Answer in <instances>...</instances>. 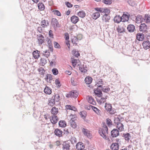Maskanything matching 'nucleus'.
Wrapping results in <instances>:
<instances>
[{
    "label": "nucleus",
    "instance_id": "48",
    "mask_svg": "<svg viewBox=\"0 0 150 150\" xmlns=\"http://www.w3.org/2000/svg\"><path fill=\"white\" fill-rule=\"evenodd\" d=\"M41 62L42 64V65H44L47 62V61L46 59L44 58H42L41 59Z\"/></svg>",
    "mask_w": 150,
    "mask_h": 150
},
{
    "label": "nucleus",
    "instance_id": "61",
    "mask_svg": "<svg viewBox=\"0 0 150 150\" xmlns=\"http://www.w3.org/2000/svg\"><path fill=\"white\" fill-rule=\"evenodd\" d=\"M65 4L69 8L71 7L72 6V5L71 4V3H69V2H66Z\"/></svg>",
    "mask_w": 150,
    "mask_h": 150
},
{
    "label": "nucleus",
    "instance_id": "58",
    "mask_svg": "<svg viewBox=\"0 0 150 150\" xmlns=\"http://www.w3.org/2000/svg\"><path fill=\"white\" fill-rule=\"evenodd\" d=\"M54 44L55 47L58 48H60V45L57 42H54Z\"/></svg>",
    "mask_w": 150,
    "mask_h": 150
},
{
    "label": "nucleus",
    "instance_id": "20",
    "mask_svg": "<svg viewBox=\"0 0 150 150\" xmlns=\"http://www.w3.org/2000/svg\"><path fill=\"white\" fill-rule=\"evenodd\" d=\"M54 133L56 136L60 137L62 136V132L61 130L56 129L54 130Z\"/></svg>",
    "mask_w": 150,
    "mask_h": 150
},
{
    "label": "nucleus",
    "instance_id": "13",
    "mask_svg": "<svg viewBox=\"0 0 150 150\" xmlns=\"http://www.w3.org/2000/svg\"><path fill=\"white\" fill-rule=\"evenodd\" d=\"M52 24L54 28L59 27L58 22L55 18H53L52 19Z\"/></svg>",
    "mask_w": 150,
    "mask_h": 150
},
{
    "label": "nucleus",
    "instance_id": "42",
    "mask_svg": "<svg viewBox=\"0 0 150 150\" xmlns=\"http://www.w3.org/2000/svg\"><path fill=\"white\" fill-rule=\"evenodd\" d=\"M43 54L45 57L47 58L50 54V52L49 50H46L45 51H43Z\"/></svg>",
    "mask_w": 150,
    "mask_h": 150
},
{
    "label": "nucleus",
    "instance_id": "38",
    "mask_svg": "<svg viewBox=\"0 0 150 150\" xmlns=\"http://www.w3.org/2000/svg\"><path fill=\"white\" fill-rule=\"evenodd\" d=\"M91 108L94 111V112H96V113L98 115H100V110L98 109L96 107L93 106H91Z\"/></svg>",
    "mask_w": 150,
    "mask_h": 150
},
{
    "label": "nucleus",
    "instance_id": "36",
    "mask_svg": "<svg viewBox=\"0 0 150 150\" xmlns=\"http://www.w3.org/2000/svg\"><path fill=\"white\" fill-rule=\"evenodd\" d=\"M100 14L99 12H96L93 14L92 17L93 19L96 20L100 17Z\"/></svg>",
    "mask_w": 150,
    "mask_h": 150
},
{
    "label": "nucleus",
    "instance_id": "30",
    "mask_svg": "<svg viewBox=\"0 0 150 150\" xmlns=\"http://www.w3.org/2000/svg\"><path fill=\"white\" fill-rule=\"evenodd\" d=\"M47 43L49 46V48L50 49V51L52 52L53 50V48L52 46V43L51 40L48 38L47 39Z\"/></svg>",
    "mask_w": 150,
    "mask_h": 150
},
{
    "label": "nucleus",
    "instance_id": "12",
    "mask_svg": "<svg viewBox=\"0 0 150 150\" xmlns=\"http://www.w3.org/2000/svg\"><path fill=\"white\" fill-rule=\"evenodd\" d=\"M82 131L85 135L88 138H91V134L90 133V131L87 129L83 128Z\"/></svg>",
    "mask_w": 150,
    "mask_h": 150
},
{
    "label": "nucleus",
    "instance_id": "44",
    "mask_svg": "<svg viewBox=\"0 0 150 150\" xmlns=\"http://www.w3.org/2000/svg\"><path fill=\"white\" fill-rule=\"evenodd\" d=\"M144 20L146 21V23H149L150 22V17L148 15H145Z\"/></svg>",
    "mask_w": 150,
    "mask_h": 150
},
{
    "label": "nucleus",
    "instance_id": "28",
    "mask_svg": "<svg viewBox=\"0 0 150 150\" xmlns=\"http://www.w3.org/2000/svg\"><path fill=\"white\" fill-rule=\"evenodd\" d=\"M88 101L89 103L93 105H95L96 102L94 100V99L91 96H88Z\"/></svg>",
    "mask_w": 150,
    "mask_h": 150
},
{
    "label": "nucleus",
    "instance_id": "2",
    "mask_svg": "<svg viewBox=\"0 0 150 150\" xmlns=\"http://www.w3.org/2000/svg\"><path fill=\"white\" fill-rule=\"evenodd\" d=\"M103 128L101 130H99V133L104 139H107L106 135L108 134V128L105 124H103Z\"/></svg>",
    "mask_w": 150,
    "mask_h": 150
},
{
    "label": "nucleus",
    "instance_id": "47",
    "mask_svg": "<svg viewBox=\"0 0 150 150\" xmlns=\"http://www.w3.org/2000/svg\"><path fill=\"white\" fill-rule=\"evenodd\" d=\"M104 8H95V10H96V11L99 12L100 13H104V9H103Z\"/></svg>",
    "mask_w": 150,
    "mask_h": 150
},
{
    "label": "nucleus",
    "instance_id": "32",
    "mask_svg": "<svg viewBox=\"0 0 150 150\" xmlns=\"http://www.w3.org/2000/svg\"><path fill=\"white\" fill-rule=\"evenodd\" d=\"M123 136L124 137L125 140L127 141H128L130 140L131 138L130 134L129 133L124 134Z\"/></svg>",
    "mask_w": 150,
    "mask_h": 150
},
{
    "label": "nucleus",
    "instance_id": "57",
    "mask_svg": "<svg viewBox=\"0 0 150 150\" xmlns=\"http://www.w3.org/2000/svg\"><path fill=\"white\" fill-rule=\"evenodd\" d=\"M108 112L111 114H115L116 111L114 109L112 108V109H111Z\"/></svg>",
    "mask_w": 150,
    "mask_h": 150
},
{
    "label": "nucleus",
    "instance_id": "59",
    "mask_svg": "<svg viewBox=\"0 0 150 150\" xmlns=\"http://www.w3.org/2000/svg\"><path fill=\"white\" fill-rule=\"evenodd\" d=\"M71 83L73 85L75 86L76 85V82L74 81V79L73 78H71Z\"/></svg>",
    "mask_w": 150,
    "mask_h": 150
},
{
    "label": "nucleus",
    "instance_id": "18",
    "mask_svg": "<svg viewBox=\"0 0 150 150\" xmlns=\"http://www.w3.org/2000/svg\"><path fill=\"white\" fill-rule=\"evenodd\" d=\"M71 22L74 24L76 23L79 20L78 17L75 16L71 17Z\"/></svg>",
    "mask_w": 150,
    "mask_h": 150
},
{
    "label": "nucleus",
    "instance_id": "62",
    "mask_svg": "<svg viewBox=\"0 0 150 150\" xmlns=\"http://www.w3.org/2000/svg\"><path fill=\"white\" fill-rule=\"evenodd\" d=\"M39 71L41 73L43 74L45 72V70L44 69L42 68H40L38 69Z\"/></svg>",
    "mask_w": 150,
    "mask_h": 150
},
{
    "label": "nucleus",
    "instance_id": "53",
    "mask_svg": "<svg viewBox=\"0 0 150 150\" xmlns=\"http://www.w3.org/2000/svg\"><path fill=\"white\" fill-rule=\"evenodd\" d=\"M52 72L53 73V74L54 75H57L58 73V70L56 69H53L52 70Z\"/></svg>",
    "mask_w": 150,
    "mask_h": 150
},
{
    "label": "nucleus",
    "instance_id": "50",
    "mask_svg": "<svg viewBox=\"0 0 150 150\" xmlns=\"http://www.w3.org/2000/svg\"><path fill=\"white\" fill-rule=\"evenodd\" d=\"M55 97V101L56 102H58L60 99V97L58 94H54V95L53 96Z\"/></svg>",
    "mask_w": 150,
    "mask_h": 150
},
{
    "label": "nucleus",
    "instance_id": "63",
    "mask_svg": "<svg viewBox=\"0 0 150 150\" xmlns=\"http://www.w3.org/2000/svg\"><path fill=\"white\" fill-rule=\"evenodd\" d=\"M66 108L67 109H70L71 110L72 108H73V106L70 105H67L66 106Z\"/></svg>",
    "mask_w": 150,
    "mask_h": 150
},
{
    "label": "nucleus",
    "instance_id": "54",
    "mask_svg": "<svg viewBox=\"0 0 150 150\" xmlns=\"http://www.w3.org/2000/svg\"><path fill=\"white\" fill-rule=\"evenodd\" d=\"M54 13V14H55L58 16H61V13L58 10H55L53 11Z\"/></svg>",
    "mask_w": 150,
    "mask_h": 150
},
{
    "label": "nucleus",
    "instance_id": "24",
    "mask_svg": "<svg viewBox=\"0 0 150 150\" xmlns=\"http://www.w3.org/2000/svg\"><path fill=\"white\" fill-rule=\"evenodd\" d=\"M40 52L37 50L34 51L33 53L34 57L35 59H38L40 56Z\"/></svg>",
    "mask_w": 150,
    "mask_h": 150
},
{
    "label": "nucleus",
    "instance_id": "22",
    "mask_svg": "<svg viewBox=\"0 0 150 150\" xmlns=\"http://www.w3.org/2000/svg\"><path fill=\"white\" fill-rule=\"evenodd\" d=\"M80 36L81 38H77L76 37H75L72 38L71 40L72 42L74 44H77L78 40H81L82 38V35H80Z\"/></svg>",
    "mask_w": 150,
    "mask_h": 150
},
{
    "label": "nucleus",
    "instance_id": "29",
    "mask_svg": "<svg viewBox=\"0 0 150 150\" xmlns=\"http://www.w3.org/2000/svg\"><path fill=\"white\" fill-rule=\"evenodd\" d=\"M144 38V35L142 33L138 34L137 35V38L139 41L142 40Z\"/></svg>",
    "mask_w": 150,
    "mask_h": 150
},
{
    "label": "nucleus",
    "instance_id": "31",
    "mask_svg": "<svg viewBox=\"0 0 150 150\" xmlns=\"http://www.w3.org/2000/svg\"><path fill=\"white\" fill-rule=\"evenodd\" d=\"M121 17L122 18V22H123L127 21L129 19V16L125 14H124Z\"/></svg>",
    "mask_w": 150,
    "mask_h": 150
},
{
    "label": "nucleus",
    "instance_id": "4",
    "mask_svg": "<svg viewBox=\"0 0 150 150\" xmlns=\"http://www.w3.org/2000/svg\"><path fill=\"white\" fill-rule=\"evenodd\" d=\"M78 94V93L76 91H72L67 94V97L68 98H76Z\"/></svg>",
    "mask_w": 150,
    "mask_h": 150
},
{
    "label": "nucleus",
    "instance_id": "7",
    "mask_svg": "<svg viewBox=\"0 0 150 150\" xmlns=\"http://www.w3.org/2000/svg\"><path fill=\"white\" fill-rule=\"evenodd\" d=\"M142 45L143 48L146 50L150 47V42L149 40L145 41L143 42Z\"/></svg>",
    "mask_w": 150,
    "mask_h": 150
},
{
    "label": "nucleus",
    "instance_id": "39",
    "mask_svg": "<svg viewBox=\"0 0 150 150\" xmlns=\"http://www.w3.org/2000/svg\"><path fill=\"white\" fill-rule=\"evenodd\" d=\"M100 89L103 92L106 93L109 91L110 88H109L108 87L105 86V85L103 88H100Z\"/></svg>",
    "mask_w": 150,
    "mask_h": 150
},
{
    "label": "nucleus",
    "instance_id": "60",
    "mask_svg": "<svg viewBox=\"0 0 150 150\" xmlns=\"http://www.w3.org/2000/svg\"><path fill=\"white\" fill-rule=\"evenodd\" d=\"M74 55L76 57H78L80 55V54L78 52V51H74Z\"/></svg>",
    "mask_w": 150,
    "mask_h": 150
},
{
    "label": "nucleus",
    "instance_id": "14",
    "mask_svg": "<svg viewBox=\"0 0 150 150\" xmlns=\"http://www.w3.org/2000/svg\"><path fill=\"white\" fill-rule=\"evenodd\" d=\"M144 19L142 16L138 15L136 17L135 21L137 23H140L143 21Z\"/></svg>",
    "mask_w": 150,
    "mask_h": 150
},
{
    "label": "nucleus",
    "instance_id": "19",
    "mask_svg": "<svg viewBox=\"0 0 150 150\" xmlns=\"http://www.w3.org/2000/svg\"><path fill=\"white\" fill-rule=\"evenodd\" d=\"M55 99V97L54 96H52L51 98L49 100V104L52 106H53L55 103V101H56Z\"/></svg>",
    "mask_w": 150,
    "mask_h": 150
},
{
    "label": "nucleus",
    "instance_id": "16",
    "mask_svg": "<svg viewBox=\"0 0 150 150\" xmlns=\"http://www.w3.org/2000/svg\"><path fill=\"white\" fill-rule=\"evenodd\" d=\"M50 120L52 123L55 124L58 121L57 117L55 115H53L52 116V118L50 119Z\"/></svg>",
    "mask_w": 150,
    "mask_h": 150
},
{
    "label": "nucleus",
    "instance_id": "52",
    "mask_svg": "<svg viewBox=\"0 0 150 150\" xmlns=\"http://www.w3.org/2000/svg\"><path fill=\"white\" fill-rule=\"evenodd\" d=\"M71 141L72 144L75 143L77 142L76 138L74 137H72Z\"/></svg>",
    "mask_w": 150,
    "mask_h": 150
},
{
    "label": "nucleus",
    "instance_id": "8",
    "mask_svg": "<svg viewBox=\"0 0 150 150\" xmlns=\"http://www.w3.org/2000/svg\"><path fill=\"white\" fill-rule=\"evenodd\" d=\"M119 131L117 129H113L111 132V136L113 137H116L119 134Z\"/></svg>",
    "mask_w": 150,
    "mask_h": 150
},
{
    "label": "nucleus",
    "instance_id": "35",
    "mask_svg": "<svg viewBox=\"0 0 150 150\" xmlns=\"http://www.w3.org/2000/svg\"><path fill=\"white\" fill-rule=\"evenodd\" d=\"M105 108V110L108 112L111 109H112V107L110 104L106 103Z\"/></svg>",
    "mask_w": 150,
    "mask_h": 150
},
{
    "label": "nucleus",
    "instance_id": "41",
    "mask_svg": "<svg viewBox=\"0 0 150 150\" xmlns=\"http://www.w3.org/2000/svg\"><path fill=\"white\" fill-rule=\"evenodd\" d=\"M59 125V126L61 127H64L66 126V123L64 121H60Z\"/></svg>",
    "mask_w": 150,
    "mask_h": 150
},
{
    "label": "nucleus",
    "instance_id": "5",
    "mask_svg": "<svg viewBox=\"0 0 150 150\" xmlns=\"http://www.w3.org/2000/svg\"><path fill=\"white\" fill-rule=\"evenodd\" d=\"M37 39L38 40V43L39 45H41L45 42V38L41 35L39 34L37 35Z\"/></svg>",
    "mask_w": 150,
    "mask_h": 150
},
{
    "label": "nucleus",
    "instance_id": "15",
    "mask_svg": "<svg viewBox=\"0 0 150 150\" xmlns=\"http://www.w3.org/2000/svg\"><path fill=\"white\" fill-rule=\"evenodd\" d=\"M114 22L117 23H119L121 21H122V18L120 16H116L114 18Z\"/></svg>",
    "mask_w": 150,
    "mask_h": 150
},
{
    "label": "nucleus",
    "instance_id": "25",
    "mask_svg": "<svg viewBox=\"0 0 150 150\" xmlns=\"http://www.w3.org/2000/svg\"><path fill=\"white\" fill-rule=\"evenodd\" d=\"M70 123L71 126L74 129L77 126L76 122L74 121V118H71L70 120Z\"/></svg>",
    "mask_w": 150,
    "mask_h": 150
},
{
    "label": "nucleus",
    "instance_id": "33",
    "mask_svg": "<svg viewBox=\"0 0 150 150\" xmlns=\"http://www.w3.org/2000/svg\"><path fill=\"white\" fill-rule=\"evenodd\" d=\"M51 112L53 115H55L58 113V109L55 107H53L51 110Z\"/></svg>",
    "mask_w": 150,
    "mask_h": 150
},
{
    "label": "nucleus",
    "instance_id": "1",
    "mask_svg": "<svg viewBox=\"0 0 150 150\" xmlns=\"http://www.w3.org/2000/svg\"><path fill=\"white\" fill-rule=\"evenodd\" d=\"M105 82H104L101 79H99L97 81L96 86H97V88L94 91V93L96 95L99 97H101L102 94L100 88H103L105 85Z\"/></svg>",
    "mask_w": 150,
    "mask_h": 150
},
{
    "label": "nucleus",
    "instance_id": "6",
    "mask_svg": "<svg viewBox=\"0 0 150 150\" xmlns=\"http://www.w3.org/2000/svg\"><path fill=\"white\" fill-rule=\"evenodd\" d=\"M110 17V16L107 13H105L102 17V20L103 22L108 23L109 22Z\"/></svg>",
    "mask_w": 150,
    "mask_h": 150
},
{
    "label": "nucleus",
    "instance_id": "10",
    "mask_svg": "<svg viewBox=\"0 0 150 150\" xmlns=\"http://www.w3.org/2000/svg\"><path fill=\"white\" fill-rule=\"evenodd\" d=\"M85 147L83 144L81 142H79L76 145V148L78 150H82Z\"/></svg>",
    "mask_w": 150,
    "mask_h": 150
},
{
    "label": "nucleus",
    "instance_id": "17",
    "mask_svg": "<svg viewBox=\"0 0 150 150\" xmlns=\"http://www.w3.org/2000/svg\"><path fill=\"white\" fill-rule=\"evenodd\" d=\"M127 29L129 32H133L135 29V27L134 25L130 24L128 26Z\"/></svg>",
    "mask_w": 150,
    "mask_h": 150
},
{
    "label": "nucleus",
    "instance_id": "45",
    "mask_svg": "<svg viewBox=\"0 0 150 150\" xmlns=\"http://www.w3.org/2000/svg\"><path fill=\"white\" fill-rule=\"evenodd\" d=\"M39 9L40 10H43L45 9V6L43 4L39 3L38 6Z\"/></svg>",
    "mask_w": 150,
    "mask_h": 150
},
{
    "label": "nucleus",
    "instance_id": "40",
    "mask_svg": "<svg viewBox=\"0 0 150 150\" xmlns=\"http://www.w3.org/2000/svg\"><path fill=\"white\" fill-rule=\"evenodd\" d=\"M52 77L51 74H47L46 76V80L49 83L51 82V81L52 79Z\"/></svg>",
    "mask_w": 150,
    "mask_h": 150
},
{
    "label": "nucleus",
    "instance_id": "46",
    "mask_svg": "<svg viewBox=\"0 0 150 150\" xmlns=\"http://www.w3.org/2000/svg\"><path fill=\"white\" fill-rule=\"evenodd\" d=\"M106 99V97H102L99 100L98 99H97V101L98 102H99L100 103H104L105 101V99Z\"/></svg>",
    "mask_w": 150,
    "mask_h": 150
},
{
    "label": "nucleus",
    "instance_id": "11",
    "mask_svg": "<svg viewBox=\"0 0 150 150\" xmlns=\"http://www.w3.org/2000/svg\"><path fill=\"white\" fill-rule=\"evenodd\" d=\"M139 28V30L142 32L145 31L147 29V26L145 23L141 24Z\"/></svg>",
    "mask_w": 150,
    "mask_h": 150
},
{
    "label": "nucleus",
    "instance_id": "26",
    "mask_svg": "<svg viewBox=\"0 0 150 150\" xmlns=\"http://www.w3.org/2000/svg\"><path fill=\"white\" fill-rule=\"evenodd\" d=\"M44 92L46 94H50L52 93V89L46 86L44 89Z\"/></svg>",
    "mask_w": 150,
    "mask_h": 150
},
{
    "label": "nucleus",
    "instance_id": "34",
    "mask_svg": "<svg viewBox=\"0 0 150 150\" xmlns=\"http://www.w3.org/2000/svg\"><path fill=\"white\" fill-rule=\"evenodd\" d=\"M78 15L81 18H83L86 16L85 12L83 11H81L78 13Z\"/></svg>",
    "mask_w": 150,
    "mask_h": 150
},
{
    "label": "nucleus",
    "instance_id": "21",
    "mask_svg": "<svg viewBox=\"0 0 150 150\" xmlns=\"http://www.w3.org/2000/svg\"><path fill=\"white\" fill-rule=\"evenodd\" d=\"M41 24L43 27H47V26L49 25V21L45 20H43L41 22Z\"/></svg>",
    "mask_w": 150,
    "mask_h": 150
},
{
    "label": "nucleus",
    "instance_id": "9",
    "mask_svg": "<svg viewBox=\"0 0 150 150\" xmlns=\"http://www.w3.org/2000/svg\"><path fill=\"white\" fill-rule=\"evenodd\" d=\"M63 150H69L70 145L69 143L68 142H64L62 144Z\"/></svg>",
    "mask_w": 150,
    "mask_h": 150
},
{
    "label": "nucleus",
    "instance_id": "23",
    "mask_svg": "<svg viewBox=\"0 0 150 150\" xmlns=\"http://www.w3.org/2000/svg\"><path fill=\"white\" fill-rule=\"evenodd\" d=\"M111 149L112 150H117L119 149V145L118 144L113 143L111 146Z\"/></svg>",
    "mask_w": 150,
    "mask_h": 150
},
{
    "label": "nucleus",
    "instance_id": "43",
    "mask_svg": "<svg viewBox=\"0 0 150 150\" xmlns=\"http://www.w3.org/2000/svg\"><path fill=\"white\" fill-rule=\"evenodd\" d=\"M117 30L118 33H121L124 32V28L120 26H118Z\"/></svg>",
    "mask_w": 150,
    "mask_h": 150
},
{
    "label": "nucleus",
    "instance_id": "56",
    "mask_svg": "<svg viewBox=\"0 0 150 150\" xmlns=\"http://www.w3.org/2000/svg\"><path fill=\"white\" fill-rule=\"evenodd\" d=\"M56 84L57 85V87L58 88L60 87L61 85L58 79H56L55 81Z\"/></svg>",
    "mask_w": 150,
    "mask_h": 150
},
{
    "label": "nucleus",
    "instance_id": "51",
    "mask_svg": "<svg viewBox=\"0 0 150 150\" xmlns=\"http://www.w3.org/2000/svg\"><path fill=\"white\" fill-rule=\"evenodd\" d=\"M106 123L109 126H110L112 125V122L110 119L108 118L106 119Z\"/></svg>",
    "mask_w": 150,
    "mask_h": 150
},
{
    "label": "nucleus",
    "instance_id": "27",
    "mask_svg": "<svg viewBox=\"0 0 150 150\" xmlns=\"http://www.w3.org/2000/svg\"><path fill=\"white\" fill-rule=\"evenodd\" d=\"M92 81V78L89 76L86 77L85 79V83L88 84H89L91 83Z\"/></svg>",
    "mask_w": 150,
    "mask_h": 150
},
{
    "label": "nucleus",
    "instance_id": "55",
    "mask_svg": "<svg viewBox=\"0 0 150 150\" xmlns=\"http://www.w3.org/2000/svg\"><path fill=\"white\" fill-rule=\"evenodd\" d=\"M103 9L104 10V14L105 13H107L108 14L110 13V11L107 8H104Z\"/></svg>",
    "mask_w": 150,
    "mask_h": 150
},
{
    "label": "nucleus",
    "instance_id": "37",
    "mask_svg": "<svg viewBox=\"0 0 150 150\" xmlns=\"http://www.w3.org/2000/svg\"><path fill=\"white\" fill-rule=\"evenodd\" d=\"M79 69L81 72L83 73H85L87 71V70L85 68L84 64L80 65Z\"/></svg>",
    "mask_w": 150,
    "mask_h": 150
},
{
    "label": "nucleus",
    "instance_id": "3",
    "mask_svg": "<svg viewBox=\"0 0 150 150\" xmlns=\"http://www.w3.org/2000/svg\"><path fill=\"white\" fill-rule=\"evenodd\" d=\"M114 122L117 124V128L120 131H122L124 130V125L120 122V120L118 117L114 118Z\"/></svg>",
    "mask_w": 150,
    "mask_h": 150
},
{
    "label": "nucleus",
    "instance_id": "64",
    "mask_svg": "<svg viewBox=\"0 0 150 150\" xmlns=\"http://www.w3.org/2000/svg\"><path fill=\"white\" fill-rule=\"evenodd\" d=\"M49 62H50V65L52 66L54 65H55L56 62L52 61H49Z\"/></svg>",
    "mask_w": 150,
    "mask_h": 150
},
{
    "label": "nucleus",
    "instance_id": "49",
    "mask_svg": "<svg viewBox=\"0 0 150 150\" xmlns=\"http://www.w3.org/2000/svg\"><path fill=\"white\" fill-rule=\"evenodd\" d=\"M102 1L107 4H110L112 3L111 0H102Z\"/></svg>",
    "mask_w": 150,
    "mask_h": 150
}]
</instances>
